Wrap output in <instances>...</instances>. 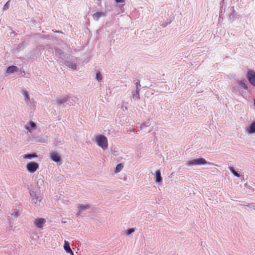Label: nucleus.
<instances>
[{"instance_id":"23","label":"nucleus","mask_w":255,"mask_h":255,"mask_svg":"<svg viewBox=\"0 0 255 255\" xmlns=\"http://www.w3.org/2000/svg\"><path fill=\"white\" fill-rule=\"evenodd\" d=\"M29 125L32 128H34L35 127V124L33 123V122H30Z\"/></svg>"},{"instance_id":"24","label":"nucleus","mask_w":255,"mask_h":255,"mask_svg":"<svg viewBox=\"0 0 255 255\" xmlns=\"http://www.w3.org/2000/svg\"><path fill=\"white\" fill-rule=\"evenodd\" d=\"M117 2H123L124 0H115Z\"/></svg>"},{"instance_id":"21","label":"nucleus","mask_w":255,"mask_h":255,"mask_svg":"<svg viewBox=\"0 0 255 255\" xmlns=\"http://www.w3.org/2000/svg\"><path fill=\"white\" fill-rule=\"evenodd\" d=\"M9 8L8 1L3 6V9L4 10L7 9Z\"/></svg>"},{"instance_id":"3","label":"nucleus","mask_w":255,"mask_h":255,"mask_svg":"<svg viewBox=\"0 0 255 255\" xmlns=\"http://www.w3.org/2000/svg\"><path fill=\"white\" fill-rule=\"evenodd\" d=\"M247 78L250 83L255 87V72L253 70H249L247 74Z\"/></svg>"},{"instance_id":"25","label":"nucleus","mask_w":255,"mask_h":255,"mask_svg":"<svg viewBox=\"0 0 255 255\" xmlns=\"http://www.w3.org/2000/svg\"><path fill=\"white\" fill-rule=\"evenodd\" d=\"M136 87H137V89H138V86H140V84H139V81H138V82H137L136 83Z\"/></svg>"},{"instance_id":"2","label":"nucleus","mask_w":255,"mask_h":255,"mask_svg":"<svg viewBox=\"0 0 255 255\" xmlns=\"http://www.w3.org/2000/svg\"><path fill=\"white\" fill-rule=\"evenodd\" d=\"M38 164L35 162H30L26 165V169L30 173H33L35 172L38 169Z\"/></svg>"},{"instance_id":"26","label":"nucleus","mask_w":255,"mask_h":255,"mask_svg":"<svg viewBox=\"0 0 255 255\" xmlns=\"http://www.w3.org/2000/svg\"><path fill=\"white\" fill-rule=\"evenodd\" d=\"M18 213H17V212H16V213H14V216H15V217H17V216H18Z\"/></svg>"},{"instance_id":"18","label":"nucleus","mask_w":255,"mask_h":255,"mask_svg":"<svg viewBox=\"0 0 255 255\" xmlns=\"http://www.w3.org/2000/svg\"><path fill=\"white\" fill-rule=\"evenodd\" d=\"M79 208L80 211H81V210H85V209H89V206L88 205H80L79 207Z\"/></svg>"},{"instance_id":"8","label":"nucleus","mask_w":255,"mask_h":255,"mask_svg":"<svg viewBox=\"0 0 255 255\" xmlns=\"http://www.w3.org/2000/svg\"><path fill=\"white\" fill-rule=\"evenodd\" d=\"M18 70V68L15 66H9L7 70L6 73L8 74L12 73L14 72L17 71Z\"/></svg>"},{"instance_id":"10","label":"nucleus","mask_w":255,"mask_h":255,"mask_svg":"<svg viewBox=\"0 0 255 255\" xmlns=\"http://www.w3.org/2000/svg\"><path fill=\"white\" fill-rule=\"evenodd\" d=\"M104 15L105 13L103 12H96L93 14V17L95 20H97L100 17Z\"/></svg>"},{"instance_id":"11","label":"nucleus","mask_w":255,"mask_h":255,"mask_svg":"<svg viewBox=\"0 0 255 255\" xmlns=\"http://www.w3.org/2000/svg\"><path fill=\"white\" fill-rule=\"evenodd\" d=\"M247 131L250 133L255 132V122H253L250 127L247 128Z\"/></svg>"},{"instance_id":"7","label":"nucleus","mask_w":255,"mask_h":255,"mask_svg":"<svg viewBox=\"0 0 255 255\" xmlns=\"http://www.w3.org/2000/svg\"><path fill=\"white\" fill-rule=\"evenodd\" d=\"M51 158L53 161L56 162H58L60 160V157L56 152H52L51 153Z\"/></svg>"},{"instance_id":"12","label":"nucleus","mask_w":255,"mask_h":255,"mask_svg":"<svg viewBox=\"0 0 255 255\" xmlns=\"http://www.w3.org/2000/svg\"><path fill=\"white\" fill-rule=\"evenodd\" d=\"M123 167H124V165L122 163L118 164L116 166V168L115 169V173H118V172H120L122 170V169L123 168Z\"/></svg>"},{"instance_id":"9","label":"nucleus","mask_w":255,"mask_h":255,"mask_svg":"<svg viewBox=\"0 0 255 255\" xmlns=\"http://www.w3.org/2000/svg\"><path fill=\"white\" fill-rule=\"evenodd\" d=\"M155 177V181L156 182L159 183L161 181L162 178L161 176V173H160V170H157L156 171Z\"/></svg>"},{"instance_id":"5","label":"nucleus","mask_w":255,"mask_h":255,"mask_svg":"<svg viewBox=\"0 0 255 255\" xmlns=\"http://www.w3.org/2000/svg\"><path fill=\"white\" fill-rule=\"evenodd\" d=\"M45 223L46 220L44 218L36 219L34 221V225L38 228H42Z\"/></svg>"},{"instance_id":"20","label":"nucleus","mask_w":255,"mask_h":255,"mask_svg":"<svg viewBox=\"0 0 255 255\" xmlns=\"http://www.w3.org/2000/svg\"><path fill=\"white\" fill-rule=\"evenodd\" d=\"M96 78L98 80V81H100L102 80V75L100 74V72H98L96 74Z\"/></svg>"},{"instance_id":"14","label":"nucleus","mask_w":255,"mask_h":255,"mask_svg":"<svg viewBox=\"0 0 255 255\" xmlns=\"http://www.w3.org/2000/svg\"><path fill=\"white\" fill-rule=\"evenodd\" d=\"M229 169L232 172L233 174H234V175L235 176L238 177H240V174L235 170L234 168L233 167H230Z\"/></svg>"},{"instance_id":"17","label":"nucleus","mask_w":255,"mask_h":255,"mask_svg":"<svg viewBox=\"0 0 255 255\" xmlns=\"http://www.w3.org/2000/svg\"><path fill=\"white\" fill-rule=\"evenodd\" d=\"M22 94L24 96L25 100H27V102H29L30 100H29V97L27 92L26 91H23Z\"/></svg>"},{"instance_id":"4","label":"nucleus","mask_w":255,"mask_h":255,"mask_svg":"<svg viewBox=\"0 0 255 255\" xmlns=\"http://www.w3.org/2000/svg\"><path fill=\"white\" fill-rule=\"evenodd\" d=\"M207 163V161L203 158H199L197 159H194L189 161L188 162V165H201Z\"/></svg>"},{"instance_id":"1","label":"nucleus","mask_w":255,"mask_h":255,"mask_svg":"<svg viewBox=\"0 0 255 255\" xmlns=\"http://www.w3.org/2000/svg\"><path fill=\"white\" fill-rule=\"evenodd\" d=\"M97 144L103 149H106L108 147V142L107 137L103 135H98L95 137Z\"/></svg>"},{"instance_id":"13","label":"nucleus","mask_w":255,"mask_h":255,"mask_svg":"<svg viewBox=\"0 0 255 255\" xmlns=\"http://www.w3.org/2000/svg\"><path fill=\"white\" fill-rule=\"evenodd\" d=\"M37 156L35 154H29L23 155L24 159H31L32 158L37 157Z\"/></svg>"},{"instance_id":"16","label":"nucleus","mask_w":255,"mask_h":255,"mask_svg":"<svg viewBox=\"0 0 255 255\" xmlns=\"http://www.w3.org/2000/svg\"><path fill=\"white\" fill-rule=\"evenodd\" d=\"M30 195L32 197V202H34V203H36V202L38 201V197L36 196L35 194H32L31 193Z\"/></svg>"},{"instance_id":"6","label":"nucleus","mask_w":255,"mask_h":255,"mask_svg":"<svg viewBox=\"0 0 255 255\" xmlns=\"http://www.w3.org/2000/svg\"><path fill=\"white\" fill-rule=\"evenodd\" d=\"M64 249L67 253H70L71 255H74V253L71 250L70 247L69 243L68 241H65Z\"/></svg>"},{"instance_id":"22","label":"nucleus","mask_w":255,"mask_h":255,"mask_svg":"<svg viewBox=\"0 0 255 255\" xmlns=\"http://www.w3.org/2000/svg\"><path fill=\"white\" fill-rule=\"evenodd\" d=\"M69 67L74 70L76 69V65L75 64H71V65L69 66Z\"/></svg>"},{"instance_id":"15","label":"nucleus","mask_w":255,"mask_h":255,"mask_svg":"<svg viewBox=\"0 0 255 255\" xmlns=\"http://www.w3.org/2000/svg\"><path fill=\"white\" fill-rule=\"evenodd\" d=\"M240 84L243 88L247 90L248 89V86L244 81H241L240 82Z\"/></svg>"},{"instance_id":"19","label":"nucleus","mask_w":255,"mask_h":255,"mask_svg":"<svg viewBox=\"0 0 255 255\" xmlns=\"http://www.w3.org/2000/svg\"><path fill=\"white\" fill-rule=\"evenodd\" d=\"M134 228H131L127 231V234L128 235H129L131 233L134 232Z\"/></svg>"}]
</instances>
